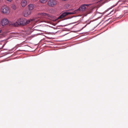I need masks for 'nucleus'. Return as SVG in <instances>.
Returning <instances> with one entry per match:
<instances>
[{
	"label": "nucleus",
	"mask_w": 128,
	"mask_h": 128,
	"mask_svg": "<svg viewBox=\"0 0 128 128\" xmlns=\"http://www.w3.org/2000/svg\"><path fill=\"white\" fill-rule=\"evenodd\" d=\"M38 15H40L41 17L43 18V19L41 20H36L35 19H30L27 20L25 18H20L18 19L17 21L15 22L12 23V24L15 26H18L19 25L24 26L28 24H34L35 21L36 22L39 23L40 22H44L48 23V21L45 20V18L47 19L48 17H50V15L48 14L44 13H40Z\"/></svg>",
	"instance_id": "1"
},
{
	"label": "nucleus",
	"mask_w": 128,
	"mask_h": 128,
	"mask_svg": "<svg viewBox=\"0 0 128 128\" xmlns=\"http://www.w3.org/2000/svg\"><path fill=\"white\" fill-rule=\"evenodd\" d=\"M89 5L88 4H82L80 6L78 9L75 10L74 12V14L78 12H79L84 11Z\"/></svg>",
	"instance_id": "2"
},
{
	"label": "nucleus",
	"mask_w": 128,
	"mask_h": 128,
	"mask_svg": "<svg viewBox=\"0 0 128 128\" xmlns=\"http://www.w3.org/2000/svg\"><path fill=\"white\" fill-rule=\"evenodd\" d=\"M57 1L56 0H49L48 2V5L50 7H54L56 5Z\"/></svg>",
	"instance_id": "3"
},
{
	"label": "nucleus",
	"mask_w": 128,
	"mask_h": 128,
	"mask_svg": "<svg viewBox=\"0 0 128 128\" xmlns=\"http://www.w3.org/2000/svg\"><path fill=\"white\" fill-rule=\"evenodd\" d=\"M1 12L4 14H7L9 12L8 8L6 6H2L1 9Z\"/></svg>",
	"instance_id": "4"
},
{
	"label": "nucleus",
	"mask_w": 128,
	"mask_h": 128,
	"mask_svg": "<svg viewBox=\"0 0 128 128\" xmlns=\"http://www.w3.org/2000/svg\"><path fill=\"white\" fill-rule=\"evenodd\" d=\"M74 12H65L62 14L58 18V19L62 18L68 14H74Z\"/></svg>",
	"instance_id": "5"
},
{
	"label": "nucleus",
	"mask_w": 128,
	"mask_h": 128,
	"mask_svg": "<svg viewBox=\"0 0 128 128\" xmlns=\"http://www.w3.org/2000/svg\"><path fill=\"white\" fill-rule=\"evenodd\" d=\"M9 23L8 20L6 18L3 19L1 21V24L2 26L7 25Z\"/></svg>",
	"instance_id": "6"
},
{
	"label": "nucleus",
	"mask_w": 128,
	"mask_h": 128,
	"mask_svg": "<svg viewBox=\"0 0 128 128\" xmlns=\"http://www.w3.org/2000/svg\"><path fill=\"white\" fill-rule=\"evenodd\" d=\"M30 13L31 12L30 10H28L24 13V16L25 17H27L30 14Z\"/></svg>",
	"instance_id": "7"
},
{
	"label": "nucleus",
	"mask_w": 128,
	"mask_h": 128,
	"mask_svg": "<svg viewBox=\"0 0 128 128\" xmlns=\"http://www.w3.org/2000/svg\"><path fill=\"white\" fill-rule=\"evenodd\" d=\"M26 0H22L21 3L22 6L24 7L25 6L26 4Z\"/></svg>",
	"instance_id": "8"
},
{
	"label": "nucleus",
	"mask_w": 128,
	"mask_h": 128,
	"mask_svg": "<svg viewBox=\"0 0 128 128\" xmlns=\"http://www.w3.org/2000/svg\"><path fill=\"white\" fill-rule=\"evenodd\" d=\"M28 7L29 10H32L34 8V6L33 4H30L28 5Z\"/></svg>",
	"instance_id": "9"
},
{
	"label": "nucleus",
	"mask_w": 128,
	"mask_h": 128,
	"mask_svg": "<svg viewBox=\"0 0 128 128\" xmlns=\"http://www.w3.org/2000/svg\"><path fill=\"white\" fill-rule=\"evenodd\" d=\"M47 0H39L40 2L42 3H46Z\"/></svg>",
	"instance_id": "10"
},
{
	"label": "nucleus",
	"mask_w": 128,
	"mask_h": 128,
	"mask_svg": "<svg viewBox=\"0 0 128 128\" xmlns=\"http://www.w3.org/2000/svg\"><path fill=\"white\" fill-rule=\"evenodd\" d=\"M12 8L14 10H16V6L14 4H13L12 5Z\"/></svg>",
	"instance_id": "11"
},
{
	"label": "nucleus",
	"mask_w": 128,
	"mask_h": 128,
	"mask_svg": "<svg viewBox=\"0 0 128 128\" xmlns=\"http://www.w3.org/2000/svg\"><path fill=\"white\" fill-rule=\"evenodd\" d=\"M1 30L0 29V38H2L4 37V36L2 34V32H1Z\"/></svg>",
	"instance_id": "12"
},
{
	"label": "nucleus",
	"mask_w": 128,
	"mask_h": 128,
	"mask_svg": "<svg viewBox=\"0 0 128 128\" xmlns=\"http://www.w3.org/2000/svg\"><path fill=\"white\" fill-rule=\"evenodd\" d=\"M38 27L39 26H38L34 28H35V30H36L38 31H42V30L38 28Z\"/></svg>",
	"instance_id": "13"
},
{
	"label": "nucleus",
	"mask_w": 128,
	"mask_h": 128,
	"mask_svg": "<svg viewBox=\"0 0 128 128\" xmlns=\"http://www.w3.org/2000/svg\"><path fill=\"white\" fill-rule=\"evenodd\" d=\"M92 9H93L92 8H90V11L89 12H88V13L89 14L90 13V12L92 11Z\"/></svg>",
	"instance_id": "14"
},
{
	"label": "nucleus",
	"mask_w": 128,
	"mask_h": 128,
	"mask_svg": "<svg viewBox=\"0 0 128 128\" xmlns=\"http://www.w3.org/2000/svg\"><path fill=\"white\" fill-rule=\"evenodd\" d=\"M58 19V18L56 19H54V20H53V21L54 22H55Z\"/></svg>",
	"instance_id": "15"
},
{
	"label": "nucleus",
	"mask_w": 128,
	"mask_h": 128,
	"mask_svg": "<svg viewBox=\"0 0 128 128\" xmlns=\"http://www.w3.org/2000/svg\"><path fill=\"white\" fill-rule=\"evenodd\" d=\"M5 45V44H4L3 45V46H2V48H3L4 47V46Z\"/></svg>",
	"instance_id": "16"
}]
</instances>
